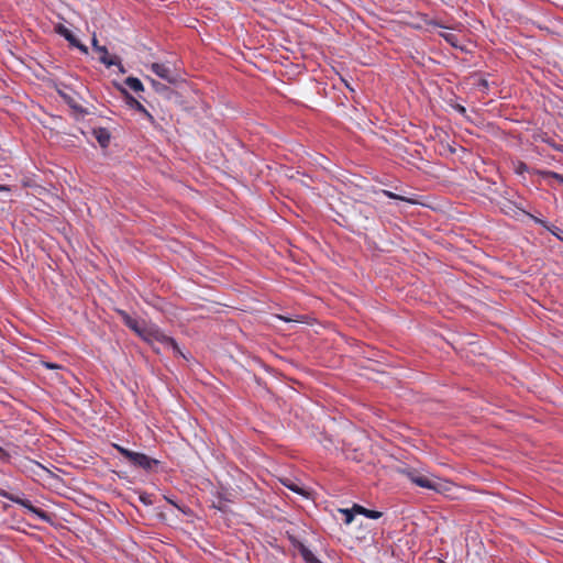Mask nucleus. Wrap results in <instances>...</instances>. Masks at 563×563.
I'll return each mask as SVG.
<instances>
[{
  "mask_svg": "<svg viewBox=\"0 0 563 563\" xmlns=\"http://www.w3.org/2000/svg\"><path fill=\"white\" fill-rule=\"evenodd\" d=\"M115 66H118L119 71H120L121 74H124V73H125V68H124V67H123V65L121 64V60H120V58H119V57H118V64H117Z\"/></svg>",
  "mask_w": 563,
  "mask_h": 563,
  "instance_id": "nucleus-25",
  "label": "nucleus"
},
{
  "mask_svg": "<svg viewBox=\"0 0 563 563\" xmlns=\"http://www.w3.org/2000/svg\"><path fill=\"white\" fill-rule=\"evenodd\" d=\"M148 68L159 78L168 84H177L180 80L179 74L167 64L152 63Z\"/></svg>",
  "mask_w": 563,
  "mask_h": 563,
  "instance_id": "nucleus-5",
  "label": "nucleus"
},
{
  "mask_svg": "<svg viewBox=\"0 0 563 563\" xmlns=\"http://www.w3.org/2000/svg\"><path fill=\"white\" fill-rule=\"evenodd\" d=\"M0 496L7 498L18 505H21L22 507L27 509L30 512L35 515L37 518H40L42 521L51 522L49 514H47L46 511H44L37 507H34L29 499L21 498L19 496L8 493L4 489H1V488H0Z\"/></svg>",
  "mask_w": 563,
  "mask_h": 563,
  "instance_id": "nucleus-4",
  "label": "nucleus"
},
{
  "mask_svg": "<svg viewBox=\"0 0 563 563\" xmlns=\"http://www.w3.org/2000/svg\"><path fill=\"white\" fill-rule=\"evenodd\" d=\"M282 484L298 495L308 496L307 490L291 478H283Z\"/></svg>",
  "mask_w": 563,
  "mask_h": 563,
  "instance_id": "nucleus-11",
  "label": "nucleus"
},
{
  "mask_svg": "<svg viewBox=\"0 0 563 563\" xmlns=\"http://www.w3.org/2000/svg\"><path fill=\"white\" fill-rule=\"evenodd\" d=\"M383 194H384L386 197L390 198V199H396V200H401V201L412 202V200H411V199L405 198V197H402V196H399V195L394 194V192L388 191V190H383Z\"/></svg>",
  "mask_w": 563,
  "mask_h": 563,
  "instance_id": "nucleus-19",
  "label": "nucleus"
},
{
  "mask_svg": "<svg viewBox=\"0 0 563 563\" xmlns=\"http://www.w3.org/2000/svg\"><path fill=\"white\" fill-rule=\"evenodd\" d=\"M140 500H141L143 504H145V505H151V504H152V501H151L150 497H148V496H145V495H141V496H140Z\"/></svg>",
  "mask_w": 563,
  "mask_h": 563,
  "instance_id": "nucleus-24",
  "label": "nucleus"
},
{
  "mask_svg": "<svg viewBox=\"0 0 563 563\" xmlns=\"http://www.w3.org/2000/svg\"><path fill=\"white\" fill-rule=\"evenodd\" d=\"M125 97V102L128 106L136 110L137 112L144 114V117L150 121L154 122L153 115L144 108V106L137 101L133 96H131L126 90H122Z\"/></svg>",
  "mask_w": 563,
  "mask_h": 563,
  "instance_id": "nucleus-8",
  "label": "nucleus"
},
{
  "mask_svg": "<svg viewBox=\"0 0 563 563\" xmlns=\"http://www.w3.org/2000/svg\"><path fill=\"white\" fill-rule=\"evenodd\" d=\"M528 216L538 224H541L542 227H544L547 229V227H550L544 220L542 219H539L530 213H528Z\"/></svg>",
  "mask_w": 563,
  "mask_h": 563,
  "instance_id": "nucleus-22",
  "label": "nucleus"
},
{
  "mask_svg": "<svg viewBox=\"0 0 563 563\" xmlns=\"http://www.w3.org/2000/svg\"><path fill=\"white\" fill-rule=\"evenodd\" d=\"M69 104H70V107H71L73 109H75V110H77V111H80V112H82V113H86V111H85L81 107H79V106H77V104H73V103H70V102H69Z\"/></svg>",
  "mask_w": 563,
  "mask_h": 563,
  "instance_id": "nucleus-27",
  "label": "nucleus"
},
{
  "mask_svg": "<svg viewBox=\"0 0 563 563\" xmlns=\"http://www.w3.org/2000/svg\"><path fill=\"white\" fill-rule=\"evenodd\" d=\"M353 510L356 512V514H360V515H363L367 518H371V519H378L383 516V514L380 511H377V510H371V509H367L363 506H360V505H354L353 506Z\"/></svg>",
  "mask_w": 563,
  "mask_h": 563,
  "instance_id": "nucleus-13",
  "label": "nucleus"
},
{
  "mask_svg": "<svg viewBox=\"0 0 563 563\" xmlns=\"http://www.w3.org/2000/svg\"><path fill=\"white\" fill-rule=\"evenodd\" d=\"M113 448L133 466L145 471L153 470L159 464V461L145 455L144 453L134 452L120 444H113Z\"/></svg>",
  "mask_w": 563,
  "mask_h": 563,
  "instance_id": "nucleus-2",
  "label": "nucleus"
},
{
  "mask_svg": "<svg viewBox=\"0 0 563 563\" xmlns=\"http://www.w3.org/2000/svg\"><path fill=\"white\" fill-rule=\"evenodd\" d=\"M441 36L450 44H452L453 46H456V36L452 33H441Z\"/></svg>",
  "mask_w": 563,
  "mask_h": 563,
  "instance_id": "nucleus-21",
  "label": "nucleus"
},
{
  "mask_svg": "<svg viewBox=\"0 0 563 563\" xmlns=\"http://www.w3.org/2000/svg\"><path fill=\"white\" fill-rule=\"evenodd\" d=\"M120 314L122 316L124 324L134 331L139 336H143L145 333V330L147 328V323L143 320H137L135 318H132L126 312L121 311Z\"/></svg>",
  "mask_w": 563,
  "mask_h": 563,
  "instance_id": "nucleus-7",
  "label": "nucleus"
},
{
  "mask_svg": "<svg viewBox=\"0 0 563 563\" xmlns=\"http://www.w3.org/2000/svg\"><path fill=\"white\" fill-rule=\"evenodd\" d=\"M547 230L563 242V231L560 228L551 225L547 227Z\"/></svg>",
  "mask_w": 563,
  "mask_h": 563,
  "instance_id": "nucleus-20",
  "label": "nucleus"
},
{
  "mask_svg": "<svg viewBox=\"0 0 563 563\" xmlns=\"http://www.w3.org/2000/svg\"><path fill=\"white\" fill-rule=\"evenodd\" d=\"M0 460L4 461V462H8L10 460V454L3 450L1 446H0Z\"/></svg>",
  "mask_w": 563,
  "mask_h": 563,
  "instance_id": "nucleus-23",
  "label": "nucleus"
},
{
  "mask_svg": "<svg viewBox=\"0 0 563 563\" xmlns=\"http://www.w3.org/2000/svg\"><path fill=\"white\" fill-rule=\"evenodd\" d=\"M526 168H527L526 164L525 163H520L519 166H518V172L522 173Z\"/></svg>",
  "mask_w": 563,
  "mask_h": 563,
  "instance_id": "nucleus-28",
  "label": "nucleus"
},
{
  "mask_svg": "<svg viewBox=\"0 0 563 563\" xmlns=\"http://www.w3.org/2000/svg\"><path fill=\"white\" fill-rule=\"evenodd\" d=\"M406 475L411 483L419 487L427 488L437 493H443L449 489V483L431 478L427 475L420 474L416 470H408Z\"/></svg>",
  "mask_w": 563,
  "mask_h": 563,
  "instance_id": "nucleus-3",
  "label": "nucleus"
},
{
  "mask_svg": "<svg viewBox=\"0 0 563 563\" xmlns=\"http://www.w3.org/2000/svg\"><path fill=\"white\" fill-rule=\"evenodd\" d=\"M541 174L545 178H553V179H556L558 181H560L561 184H563V175H561V174H558L552 170L542 172Z\"/></svg>",
  "mask_w": 563,
  "mask_h": 563,
  "instance_id": "nucleus-18",
  "label": "nucleus"
},
{
  "mask_svg": "<svg viewBox=\"0 0 563 563\" xmlns=\"http://www.w3.org/2000/svg\"><path fill=\"white\" fill-rule=\"evenodd\" d=\"M341 512L344 515V523L350 525L354 519V514H356L353 508L352 509H341Z\"/></svg>",
  "mask_w": 563,
  "mask_h": 563,
  "instance_id": "nucleus-16",
  "label": "nucleus"
},
{
  "mask_svg": "<svg viewBox=\"0 0 563 563\" xmlns=\"http://www.w3.org/2000/svg\"><path fill=\"white\" fill-rule=\"evenodd\" d=\"M97 52L100 54L99 60L107 67L118 64V56L110 57L106 46L97 47Z\"/></svg>",
  "mask_w": 563,
  "mask_h": 563,
  "instance_id": "nucleus-9",
  "label": "nucleus"
},
{
  "mask_svg": "<svg viewBox=\"0 0 563 563\" xmlns=\"http://www.w3.org/2000/svg\"><path fill=\"white\" fill-rule=\"evenodd\" d=\"M57 34L63 36L70 46L78 48L82 54H88V47L80 43V41L73 34V32L63 24L55 26Z\"/></svg>",
  "mask_w": 563,
  "mask_h": 563,
  "instance_id": "nucleus-6",
  "label": "nucleus"
},
{
  "mask_svg": "<svg viewBox=\"0 0 563 563\" xmlns=\"http://www.w3.org/2000/svg\"><path fill=\"white\" fill-rule=\"evenodd\" d=\"M92 47L93 49L97 52V47H101L99 44H98V40L96 36L92 37Z\"/></svg>",
  "mask_w": 563,
  "mask_h": 563,
  "instance_id": "nucleus-26",
  "label": "nucleus"
},
{
  "mask_svg": "<svg viewBox=\"0 0 563 563\" xmlns=\"http://www.w3.org/2000/svg\"><path fill=\"white\" fill-rule=\"evenodd\" d=\"M124 82L133 91L137 92L144 89L142 81L136 77H128Z\"/></svg>",
  "mask_w": 563,
  "mask_h": 563,
  "instance_id": "nucleus-14",
  "label": "nucleus"
},
{
  "mask_svg": "<svg viewBox=\"0 0 563 563\" xmlns=\"http://www.w3.org/2000/svg\"><path fill=\"white\" fill-rule=\"evenodd\" d=\"M46 367H48V368H56V367H57V365H54V364H49V363H47V364H46Z\"/></svg>",
  "mask_w": 563,
  "mask_h": 563,
  "instance_id": "nucleus-30",
  "label": "nucleus"
},
{
  "mask_svg": "<svg viewBox=\"0 0 563 563\" xmlns=\"http://www.w3.org/2000/svg\"><path fill=\"white\" fill-rule=\"evenodd\" d=\"M474 86L483 93H486L489 89L488 80L485 78H478L476 82H474Z\"/></svg>",
  "mask_w": 563,
  "mask_h": 563,
  "instance_id": "nucleus-15",
  "label": "nucleus"
},
{
  "mask_svg": "<svg viewBox=\"0 0 563 563\" xmlns=\"http://www.w3.org/2000/svg\"><path fill=\"white\" fill-rule=\"evenodd\" d=\"M302 556L306 561V563H322L319 559H317L312 552L308 551V550H305L302 552Z\"/></svg>",
  "mask_w": 563,
  "mask_h": 563,
  "instance_id": "nucleus-17",
  "label": "nucleus"
},
{
  "mask_svg": "<svg viewBox=\"0 0 563 563\" xmlns=\"http://www.w3.org/2000/svg\"><path fill=\"white\" fill-rule=\"evenodd\" d=\"M153 87V89L159 93L165 96L166 98H170V95L173 93L172 89L166 86L165 84H162L153 78H147Z\"/></svg>",
  "mask_w": 563,
  "mask_h": 563,
  "instance_id": "nucleus-12",
  "label": "nucleus"
},
{
  "mask_svg": "<svg viewBox=\"0 0 563 563\" xmlns=\"http://www.w3.org/2000/svg\"><path fill=\"white\" fill-rule=\"evenodd\" d=\"M93 136L102 147H107L110 143V133L104 128H98L93 130Z\"/></svg>",
  "mask_w": 563,
  "mask_h": 563,
  "instance_id": "nucleus-10",
  "label": "nucleus"
},
{
  "mask_svg": "<svg viewBox=\"0 0 563 563\" xmlns=\"http://www.w3.org/2000/svg\"><path fill=\"white\" fill-rule=\"evenodd\" d=\"M142 339L145 342L150 343L156 352H159V347L155 346V343H158V344L163 345L166 349L173 350V352L176 355H180L183 357H186L184 355V353L181 352V350L179 349V346L176 343V341L173 338L166 335L163 331H161L155 325L148 324L146 330H145L144 335L142 336Z\"/></svg>",
  "mask_w": 563,
  "mask_h": 563,
  "instance_id": "nucleus-1",
  "label": "nucleus"
},
{
  "mask_svg": "<svg viewBox=\"0 0 563 563\" xmlns=\"http://www.w3.org/2000/svg\"><path fill=\"white\" fill-rule=\"evenodd\" d=\"M456 110H457L459 112H461V113H465V112H466L465 108H464L463 106H460V104H459V106H456Z\"/></svg>",
  "mask_w": 563,
  "mask_h": 563,
  "instance_id": "nucleus-29",
  "label": "nucleus"
}]
</instances>
